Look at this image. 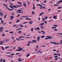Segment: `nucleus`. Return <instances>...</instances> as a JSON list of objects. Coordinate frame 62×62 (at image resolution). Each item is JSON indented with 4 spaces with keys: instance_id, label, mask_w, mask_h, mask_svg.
<instances>
[{
    "instance_id": "774afa93",
    "label": "nucleus",
    "mask_w": 62,
    "mask_h": 62,
    "mask_svg": "<svg viewBox=\"0 0 62 62\" xmlns=\"http://www.w3.org/2000/svg\"><path fill=\"white\" fill-rule=\"evenodd\" d=\"M57 12H61V10H59L57 11Z\"/></svg>"
},
{
    "instance_id": "72a5a7b5",
    "label": "nucleus",
    "mask_w": 62,
    "mask_h": 62,
    "mask_svg": "<svg viewBox=\"0 0 62 62\" xmlns=\"http://www.w3.org/2000/svg\"><path fill=\"white\" fill-rule=\"evenodd\" d=\"M9 41V39H6V41Z\"/></svg>"
},
{
    "instance_id": "5701e85b",
    "label": "nucleus",
    "mask_w": 62,
    "mask_h": 62,
    "mask_svg": "<svg viewBox=\"0 0 62 62\" xmlns=\"http://www.w3.org/2000/svg\"><path fill=\"white\" fill-rule=\"evenodd\" d=\"M29 55H30V54H28L27 55H26V56L27 57H28Z\"/></svg>"
},
{
    "instance_id": "7c9ffc66",
    "label": "nucleus",
    "mask_w": 62,
    "mask_h": 62,
    "mask_svg": "<svg viewBox=\"0 0 62 62\" xmlns=\"http://www.w3.org/2000/svg\"><path fill=\"white\" fill-rule=\"evenodd\" d=\"M17 25L16 24H15L13 25V27H15V26H17Z\"/></svg>"
},
{
    "instance_id": "6e6d98bb",
    "label": "nucleus",
    "mask_w": 62,
    "mask_h": 62,
    "mask_svg": "<svg viewBox=\"0 0 62 62\" xmlns=\"http://www.w3.org/2000/svg\"><path fill=\"white\" fill-rule=\"evenodd\" d=\"M16 51H20L19 50V49H17L16 50Z\"/></svg>"
},
{
    "instance_id": "8fccbe9b",
    "label": "nucleus",
    "mask_w": 62,
    "mask_h": 62,
    "mask_svg": "<svg viewBox=\"0 0 62 62\" xmlns=\"http://www.w3.org/2000/svg\"><path fill=\"white\" fill-rule=\"evenodd\" d=\"M11 38L12 39H14V37H13V36H12Z\"/></svg>"
},
{
    "instance_id": "1a4fd4ad",
    "label": "nucleus",
    "mask_w": 62,
    "mask_h": 62,
    "mask_svg": "<svg viewBox=\"0 0 62 62\" xmlns=\"http://www.w3.org/2000/svg\"><path fill=\"white\" fill-rule=\"evenodd\" d=\"M41 33H42V34H46V32H44V31H41Z\"/></svg>"
},
{
    "instance_id": "c9c22d12",
    "label": "nucleus",
    "mask_w": 62,
    "mask_h": 62,
    "mask_svg": "<svg viewBox=\"0 0 62 62\" xmlns=\"http://www.w3.org/2000/svg\"><path fill=\"white\" fill-rule=\"evenodd\" d=\"M54 58H57V57H58V56H54Z\"/></svg>"
},
{
    "instance_id": "20e7f679",
    "label": "nucleus",
    "mask_w": 62,
    "mask_h": 62,
    "mask_svg": "<svg viewBox=\"0 0 62 62\" xmlns=\"http://www.w3.org/2000/svg\"><path fill=\"white\" fill-rule=\"evenodd\" d=\"M32 43H35V42H37V40H32Z\"/></svg>"
},
{
    "instance_id": "603ef678",
    "label": "nucleus",
    "mask_w": 62,
    "mask_h": 62,
    "mask_svg": "<svg viewBox=\"0 0 62 62\" xmlns=\"http://www.w3.org/2000/svg\"><path fill=\"white\" fill-rule=\"evenodd\" d=\"M56 52L57 53H58L59 52V51L58 50H56Z\"/></svg>"
},
{
    "instance_id": "f257e3e1",
    "label": "nucleus",
    "mask_w": 62,
    "mask_h": 62,
    "mask_svg": "<svg viewBox=\"0 0 62 62\" xmlns=\"http://www.w3.org/2000/svg\"><path fill=\"white\" fill-rule=\"evenodd\" d=\"M21 6H22V5H16L15 6H12V7L13 8H17V7H21Z\"/></svg>"
},
{
    "instance_id": "37998d69",
    "label": "nucleus",
    "mask_w": 62,
    "mask_h": 62,
    "mask_svg": "<svg viewBox=\"0 0 62 62\" xmlns=\"http://www.w3.org/2000/svg\"><path fill=\"white\" fill-rule=\"evenodd\" d=\"M54 30L55 31H58V30H57V29H54Z\"/></svg>"
},
{
    "instance_id": "69168bd1",
    "label": "nucleus",
    "mask_w": 62,
    "mask_h": 62,
    "mask_svg": "<svg viewBox=\"0 0 62 62\" xmlns=\"http://www.w3.org/2000/svg\"><path fill=\"white\" fill-rule=\"evenodd\" d=\"M16 40H20V39L16 38Z\"/></svg>"
},
{
    "instance_id": "2f4dec72",
    "label": "nucleus",
    "mask_w": 62,
    "mask_h": 62,
    "mask_svg": "<svg viewBox=\"0 0 62 62\" xmlns=\"http://www.w3.org/2000/svg\"><path fill=\"white\" fill-rule=\"evenodd\" d=\"M28 43H32V42L31 41H29L28 42Z\"/></svg>"
},
{
    "instance_id": "e433bc0d",
    "label": "nucleus",
    "mask_w": 62,
    "mask_h": 62,
    "mask_svg": "<svg viewBox=\"0 0 62 62\" xmlns=\"http://www.w3.org/2000/svg\"><path fill=\"white\" fill-rule=\"evenodd\" d=\"M2 49L3 50H4V47L3 46H2Z\"/></svg>"
},
{
    "instance_id": "bf43d9fd",
    "label": "nucleus",
    "mask_w": 62,
    "mask_h": 62,
    "mask_svg": "<svg viewBox=\"0 0 62 62\" xmlns=\"http://www.w3.org/2000/svg\"><path fill=\"white\" fill-rule=\"evenodd\" d=\"M27 22H25L23 23V24H25V23H27Z\"/></svg>"
},
{
    "instance_id": "338daca9",
    "label": "nucleus",
    "mask_w": 62,
    "mask_h": 62,
    "mask_svg": "<svg viewBox=\"0 0 62 62\" xmlns=\"http://www.w3.org/2000/svg\"><path fill=\"white\" fill-rule=\"evenodd\" d=\"M31 31H33V28L31 29Z\"/></svg>"
},
{
    "instance_id": "9b49d317",
    "label": "nucleus",
    "mask_w": 62,
    "mask_h": 62,
    "mask_svg": "<svg viewBox=\"0 0 62 62\" xmlns=\"http://www.w3.org/2000/svg\"><path fill=\"white\" fill-rule=\"evenodd\" d=\"M23 5L24 6V7H26V4H25V3H23Z\"/></svg>"
},
{
    "instance_id": "a878e982",
    "label": "nucleus",
    "mask_w": 62,
    "mask_h": 62,
    "mask_svg": "<svg viewBox=\"0 0 62 62\" xmlns=\"http://www.w3.org/2000/svg\"><path fill=\"white\" fill-rule=\"evenodd\" d=\"M30 43H28L27 45V46H29V45H30Z\"/></svg>"
},
{
    "instance_id": "ddd939ff",
    "label": "nucleus",
    "mask_w": 62,
    "mask_h": 62,
    "mask_svg": "<svg viewBox=\"0 0 62 62\" xmlns=\"http://www.w3.org/2000/svg\"><path fill=\"white\" fill-rule=\"evenodd\" d=\"M25 37H24L23 36H21L19 37H18V38L19 39H21V38H25Z\"/></svg>"
},
{
    "instance_id": "b1692460",
    "label": "nucleus",
    "mask_w": 62,
    "mask_h": 62,
    "mask_svg": "<svg viewBox=\"0 0 62 62\" xmlns=\"http://www.w3.org/2000/svg\"><path fill=\"white\" fill-rule=\"evenodd\" d=\"M10 17L11 18H12V19H13V18H14V16H10Z\"/></svg>"
},
{
    "instance_id": "09e8293b",
    "label": "nucleus",
    "mask_w": 62,
    "mask_h": 62,
    "mask_svg": "<svg viewBox=\"0 0 62 62\" xmlns=\"http://www.w3.org/2000/svg\"><path fill=\"white\" fill-rule=\"evenodd\" d=\"M3 60V59L2 58H1V60L0 61V62H2V61Z\"/></svg>"
},
{
    "instance_id": "de8ad7c7",
    "label": "nucleus",
    "mask_w": 62,
    "mask_h": 62,
    "mask_svg": "<svg viewBox=\"0 0 62 62\" xmlns=\"http://www.w3.org/2000/svg\"><path fill=\"white\" fill-rule=\"evenodd\" d=\"M2 61L3 62H6V61H5V60L4 59Z\"/></svg>"
},
{
    "instance_id": "e2e57ef3",
    "label": "nucleus",
    "mask_w": 62,
    "mask_h": 62,
    "mask_svg": "<svg viewBox=\"0 0 62 62\" xmlns=\"http://www.w3.org/2000/svg\"><path fill=\"white\" fill-rule=\"evenodd\" d=\"M20 14H19L17 16H16V17H19V16H20Z\"/></svg>"
},
{
    "instance_id": "a18cd8bd",
    "label": "nucleus",
    "mask_w": 62,
    "mask_h": 62,
    "mask_svg": "<svg viewBox=\"0 0 62 62\" xmlns=\"http://www.w3.org/2000/svg\"><path fill=\"white\" fill-rule=\"evenodd\" d=\"M7 15H5L4 17V19H5V18H6V17H7Z\"/></svg>"
},
{
    "instance_id": "052dcab7",
    "label": "nucleus",
    "mask_w": 62,
    "mask_h": 62,
    "mask_svg": "<svg viewBox=\"0 0 62 62\" xmlns=\"http://www.w3.org/2000/svg\"><path fill=\"white\" fill-rule=\"evenodd\" d=\"M60 41L61 42H60V43H61V44H62V40H61Z\"/></svg>"
},
{
    "instance_id": "49530a36",
    "label": "nucleus",
    "mask_w": 62,
    "mask_h": 62,
    "mask_svg": "<svg viewBox=\"0 0 62 62\" xmlns=\"http://www.w3.org/2000/svg\"><path fill=\"white\" fill-rule=\"evenodd\" d=\"M1 36H5V34H2Z\"/></svg>"
},
{
    "instance_id": "a19ab883",
    "label": "nucleus",
    "mask_w": 62,
    "mask_h": 62,
    "mask_svg": "<svg viewBox=\"0 0 62 62\" xmlns=\"http://www.w3.org/2000/svg\"><path fill=\"white\" fill-rule=\"evenodd\" d=\"M5 54H10V52H7V53H5Z\"/></svg>"
},
{
    "instance_id": "3c124183",
    "label": "nucleus",
    "mask_w": 62,
    "mask_h": 62,
    "mask_svg": "<svg viewBox=\"0 0 62 62\" xmlns=\"http://www.w3.org/2000/svg\"><path fill=\"white\" fill-rule=\"evenodd\" d=\"M37 30H40V29L39 28V27H37Z\"/></svg>"
},
{
    "instance_id": "aec40b11",
    "label": "nucleus",
    "mask_w": 62,
    "mask_h": 62,
    "mask_svg": "<svg viewBox=\"0 0 62 62\" xmlns=\"http://www.w3.org/2000/svg\"><path fill=\"white\" fill-rule=\"evenodd\" d=\"M18 33L19 34H21L22 33V31H18Z\"/></svg>"
},
{
    "instance_id": "39448f33",
    "label": "nucleus",
    "mask_w": 62,
    "mask_h": 62,
    "mask_svg": "<svg viewBox=\"0 0 62 62\" xmlns=\"http://www.w3.org/2000/svg\"><path fill=\"white\" fill-rule=\"evenodd\" d=\"M46 38H47L48 39H52V37H51L49 36H47Z\"/></svg>"
},
{
    "instance_id": "c03bdc74",
    "label": "nucleus",
    "mask_w": 62,
    "mask_h": 62,
    "mask_svg": "<svg viewBox=\"0 0 62 62\" xmlns=\"http://www.w3.org/2000/svg\"><path fill=\"white\" fill-rule=\"evenodd\" d=\"M46 2H47V1H46V0H45L43 2V3H46Z\"/></svg>"
},
{
    "instance_id": "f704fd0d",
    "label": "nucleus",
    "mask_w": 62,
    "mask_h": 62,
    "mask_svg": "<svg viewBox=\"0 0 62 62\" xmlns=\"http://www.w3.org/2000/svg\"><path fill=\"white\" fill-rule=\"evenodd\" d=\"M20 22V20H18L16 22V23H18V22Z\"/></svg>"
},
{
    "instance_id": "13d9d810",
    "label": "nucleus",
    "mask_w": 62,
    "mask_h": 62,
    "mask_svg": "<svg viewBox=\"0 0 62 62\" xmlns=\"http://www.w3.org/2000/svg\"><path fill=\"white\" fill-rule=\"evenodd\" d=\"M58 8H62V7H58Z\"/></svg>"
},
{
    "instance_id": "393cba45",
    "label": "nucleus",
    "mask_w": 62,
    "mask_h": 62,
    "mask_svg": "<svg viewBox=\"0 0 62 62\" xmlns=\"http://www.w3.org/2000/svg\"><path fill=\"white\" fill-rule=\"evenodd\" d=\"M45 37V36L44 35H43L42 36L40 37L41 38H42V39H43V38Z\"/></svg>"
},
{
    "instance_id": "0e129e2a",
    "label": "nucleus",
    "mask_w": 62,
    "mask_h": 62,
    "mask_svg": "<svg viewBox=\"0 0 62 62\" xmlns=\"http://www.w3.org/2000/svg\"><path fill=\"white\" fill-rule=\"evenodd\" d=\"M14 54H13V53L11 54V55H14Z\"/></svg>"
},
{
    "instance_id": "680f3d73",
    "label": "nucleus",
    "mask_w": 62,
    "mask_h": 62,
    "mask_svg": "<svg viewBox=\"0 0 62 62\" xmlns=\"http://www.w3.org/2000/svg\"><path fill=\"white\" fill-rule=\"evenodd\" d=\"M9 33H11L12 34V33H13V31H12L11 32H9Z\"/></svg>"
},
{
    "instance_id": "f3484780",
    "label": "nucleus",
    "mask_w": 62,
    "mask_h": 62,
    "mask_svg": "<svg viewBox=\"0 0 62 62\" xmlns=\"http://www.w3.org/2000/svg\"><path fill=\"white\" fill-rule=\"evenodd\" d=\"M30 16H21L22 18H25V17H30Z\"/></svg>"
},
{
    "instance_id": "79ce46f5",
    "label": "nucleus",
    "mask_w": 62,
    "mask_h": 62,
    "mask_svg": "<svg viewBox=\"0 0 62 62\" xmlns=\"http://www.w3.org/2000/svg\"><path fill=\"white\" fill-rule=\"evenodd\" d=\"M12 42H16V40H14L13 41H12Z\"/></svg>"
},
{
    "instance_id": "0eeeda50",
    "label": "nucleus",
    "mask_w": 62,
    "mask_h": 62,
    "mask_svg": "<svg viewBox=\"0 0 62 62\" xmlns=\"http://www.w3.org/2000/svg\"><path fill=\"white\" fill-rule=\"evenodd\" d=\"M61 2H62V0H60L59 1H58V2H57L56 3V4H59V3H60Z\"/></svg>"
},
{
    "instance_id": "ea45409f",
    "label": "nucleus",
    "mask_w": 62,
    "mask_h": 62,
    "mask_svg": "<svg viewBox=\"0 0 62 62\" xmlns=\"http://www.w3.org/2000/svg\"><path fill=\"white\" fill-rule=\"evenodd\" d=\"M53 26H54V27H57L58 26V25H54Z\"/></svg>"
},
{
    "instance_id": "f03ea898",
    "label": "nucleus",
    "mask_w": 62,
    "mask_h": 62,
    "mask_svg": "<svg viewBox=\"0 0 62 62\" xmlns=\"http://www.w3.org/2000/svg\"><path fill=\"white\" fill-rule=\"evenodd\" d=\"M3 5H4L5 6H6V7L7 8L9 9V10H11V11H12V10H14V9H11L8 8V5H6L4 4H3Z\"/></svg>"
},
{
    "instance_id": "864d4df0",
    "label": "nucleus",
    "mask_w": 62,
    "mask_h": 62,
    "mask_svg": "<svg viewBox=\"0 0 62 62\" xmlns=\"http://www.w3.org/2000/svg\"><path fill=\"white\" fill-rule=\"evenodd\" d=\"M20 27H23V25H21Z\"/></svg>"
},
{
    "instance_id": "4be33fe9",
    "label": "nucleus",
    "mask_w": 62,
    "mask_h": 62,
    "mask_svg": "<svg viewBox=\"0 0 62 62\" xmlns=\"http://www.w3.org/2000/svg\"><path fill=\"white\" fill-rule=\"evenodd\" d=\"M0 30H3L4 29V28H3L2 27H1L0 28Z\"/></svg>"
},
{
    "instance_id": "cd10ccee",
    "label": "nucleus",
    "mask_w": 62,
    "mask_h": 62,
    "mask_svg": "<svg viewBox=\"0 0 62 62\" xmlns=\"http://www.w3.org/2000/svg\"><path fill=\"white\" fill-rule=\"evenodd\" d=\"M9 47V46H7L5 47V49H7V48H8Z\"/></svg>"
},
{
    "instance_id": "58836bf2",
    "label": "nucleus",
    "mask_w": 62,
    "mask_h": 62,
    "mask_svg": "<svg viewBox=\"0 0 62 62\" xmlns=\"http://www.w3.org/2000/svg\"><path fill=\"white\" fill-rule=\"evenodd\" d=\"M31 13H32L33 14H35V13H34V12L33 11H32L31 12Z\"/></svg>"
},
{
    "instance_id": "bb28decb",
    "label": "nucleus",
    "mask_w": 62,
    "mask_h": 62,
    "mask_svg": "<svg viewBox=\"0 0 62 62\" xmlns=\"http://www.w3.org/2000/svg\"><path fill=\"white\" fill-rule=\"evenodd\" d=\"M17 3H18V4H21V5L22 4V3L21 2H17Z\"/></svg>"
},
{
    "instance_id": "423d86ee",
    "label": "nucleus",
    "mask_w": 62,
    "mask_h": 62,
    "mask_svg": "<svg viewBox=\"0 0 62 62\" xmlns=\"http://www.w3.org/2000/svg\"><path fill=\"white\" fill-rule=\"evenodd\" d=\"M33 9H35V8H36V7H35V5L33 3Z\"/></svg>"
},
{
    "instance_id": "dca6fc26",
    "label": "nucleus",
    "mask_w": 62,
    "mask_h": 62,
    "mask_svg": "<svg viewBox=\"0 0 62 62\" xmlns=\"http://www.w3.org/2000/svg\"><path fill=\"white\" fill-rule=\"evenodd\" d=\"M44 12H43L42 13H41L39 15V16H41V15H42V14H44Z\"/></svg>"
},
{
    "instance_id": "473e14b6",
    "label": "nucleus",
    "mask_w": 62,
    "mask_h": 62,
    "mask_svg": "<svg viewBox=\"0 0 62 62\" xmlns=\"http://www.w3.org/2000/svg\"><path fill=\"white\" fill-rule=\"evenodd\" d=\"M39 6H40V7H42V5H40V4H39Z\"/></svg>"
},
{
    "instance_id": "9d476101",
    "label": "nucleus",
    "mask_w": 62,
    "mask_h": 62,
    "mask_svg": "<svg viewBox=\"0 0 62 62\" xmlns=\"http://www.w3.org/2000/svg\"><path fill=\"white\" fill-rule=\"evenodd\" d=\"M43 25H44V23H42L40 24V25L41 26H42Z\"/></svg>"
},
{
    "instance_id": "4468645a",
    "label": "nucleus",
    "mask_w": 62,
    "mask_h": 62,
    "mask_svg": "<svg viewBox=\"0 0 62 62\" xmlns=\"http://www.w3.org/2000/svg\"><path fill=\"white\" fill-rule=\"evenodd\" d=\"M26 19L27 20H31V19L28 18L27 17H26Z\"/></svg>"
},
{
    "instance_id": "6ab92c4d",
    "label": "nucleus",
    "mask_w": 62,
    "mask_h": 62,
    "mask_svg": "<svg viewBox=\"0 0 62 62\" xmlns=\"http://www.w3.org/2000/svg\"><path fill=\"white\" fill-rule=\"evenodd\" d=\"M40 27V28H45V27H44V26H41Z\"/></svg>"
},
{
    "instance_id": "5fc2aeb1",
    "label": "nucleus",
    "mask_w": 62,
    "mask_h": 62,
    "mask_svg": "<svg viewBox=\"0 0 62 62\" xmlns=\"http://www.w3.org/2000/svg\"><path fill=\"white\" fill-rule=\"evenodd\" d=\"M46 19L45 18H43L42 19V20H45Z\"/></svg>"
},
{
    "instance_id": "7ed1b4c3",
    "label": "nucleus",
    "mask_w": 62,
    "mask_h": 62,
    "mask_svg": "<svg viewBox=\"0 0 62 62\" xmlns=\"http://www.w3.org/2000/svg\"><path fill=\"white\" fill-rule=\"evenodd\" d=\"M18 48L19 49V50L20 51H21V50H23V49L21 48V47H18Z\"/></svg>"
},
{
    "instance_id": "f8f14e48",
    "label": "nucleus",
    "mask_w": 62,
    "mask_h": 62,
    "mask_svg": "<svg viewBox=\"0 0 62 62\" xmlns=\"http://www.w3.org/2000/svg\"><path fill=\"white\" fill-rule=\"evenodd\" d=\"M39 39H40V37L39 36H38L37 37V41H39Z\"/></svg>"
},
{
    "instance_id": "a211bd4d",
    "label": "nucleus",
    "mask_w": 62,
    "mask_h": 62,
    "mask_svg": "<svg viewBox=\"0 0 62 62\" xmlns=\"http://www.w3.org/2000/svg\"><path fill=\"white\" fill-rule=\"evenodd\" d=\"M41 52V51H40V50H39L37 52V53L39 54V53H40Z\"/></svg>"
},
{
    "instance_id": "c756f323",
    "label": "nucleus",
    "mask_w": 62,
    "mask_h": 62,
    "mask_svg": "<svg viewBox=\"0 0 62 62\" xmlns=\"http://www.w3.org/2000/svg\"><path fill=\"white\" fill-rule=\"evenodd\" d=\"M23 60H24V59H23L22 60H18V61L19 62H21V61H22Z\"/></svg>"
},
{
    "instance_id": "6e6552de",
    "label": "nucleus",
    "mask_w": 62,
    "mask_h": 62,
    "mask_svg": "<svg viewBox=\"0 0 62 62\" xmlns=\"http://www.w3.org/2000/svg\"><path fill=\"white\" fill-rule=\"evenodd\" d=\"M53 18L54 19H57V17H56V16H53Z\"/></svg>"
},
{
    "instance_id": "4c0bfd02",
    "label": "nucleus",
    "mask_w": 62,
    "mask_h": 62,
    "mask_svg": "<svg viewBox=\"0 0 62 62\" xmlns=\"http://www.w3.org/2000/svg\"><path fill=\"white\" fill-rule=\"evenodd\" d=\"M1 22L2 23H3V22H4V21H3V20H2L1 21Z\"/></svg>"
},
{
    "instance_id": "c85d7f7f",
    "label": "nucleus",
    "mask_w": 62,
    "mask_h": 62,
    "mask_svg": "<svg viewBox=\"0 0 62 62\" xmlns=\"http://www.w3.org/2000/svg\"><path fill=\"white\" fill-rule=\"evenodd\" d=\"M17 11H19V12H20V11H22V10H21L18 9V10H17Z\"/></svg>"
},
{
    "instance_id": "412c9836",
    "label": "nucleus",
    "mask_w": 62,
    "mask_h": 62,
    "mask_svg": "<svg viewBox=\"0 0 62 62\" xmlns=\"http://www.w3.org/2000/svg\"><path fill=\"white\" fill-rule=\"evenodd\" d=\"M7 56H8V57H13L12 56H10V55H6Z\"/></svg>"
},
{
    "instance_id": "2eb2a0df",
    "label": "nucleus",
    "mask_w": 62,
    "mask_h": 62,
    "mask_svg": "<svg viewBox=\"0 0 62 62\" xmlns=\"http://www.w3.org/2000/svg\"><path fill=\"white\" fill-rule=\"evenodd\" d=\"M29 23L30 24H32V23H33V21H30L29 22Z\"/></svg>"
},
{
    "instance_id": "4d7b16f0",
    "label": "nucleus",
    "mask_w": 62,
    "mask_h": 62,
    "mask_svg": "<svg viewBox=\"0 0 62 62\" xmlns=\"http://www.w3.org/2000/svg\"><path fill=\"white\" fill-rule=\"evenodd\" d=\"M44 22H45V23H47V22H46V21H44Z\"/></svg>"
}]
</instances>
